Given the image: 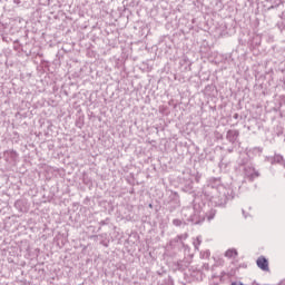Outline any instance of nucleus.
I'll return each mask as SVG.
<instances>
[{"label":"nucleus","instance_id":"1","mask_svg":"<svg viewBox=\"0 0 285 285\" xmlns=\"http://www.w3.org/2000/svg\"><path fill=\"white\" fill-rule=\"evenodd\" d=\"M203 195L205 199L210 202L212 206L218 208H225L226 204L235 198V191L224 186L222 180L217 178L209 180L208 184L204 186Z\"/></svg>","mask_w":285,"mask_h":285},{"label":"nucleus","instance_id":"2","mask_svg":"<svg viewBox=\"0 0 285 285\" xmlns=\"http://www.w3.org/2000/svg\"><path fill=\"white\" fill-rule=\"evenodd\" d=\"M181 215L186 222H190L191 224H202V222H204L202 212H197L195 207H184Z\"/></svg>","mask_w":285,"mask_h":285},{"label":"nucleus","instance_id":"3","mask_svg":"<svg viewBox=\"0 0 285 285\" xmlns=\"http://www.w3.org/2000/svg\"><path fill=\"white\" fill-rule=\"evenodd\" d=\"M244 175L245 179H248V181H255V179L259 177V171L255 169V167L247 165L244 167Z\"/></svg>","mask_w":285,"mask_h":285},{"label":"nucleus","instance_id":"4","mask_svg":"<svg viewBox=\"0 0 285 285\" xmlns=\"http://www.w3.org/2000/svg\"><path fill=\"white\" fill-rule=\"evenodd\" d=\"M256 266L261 268V271H264L265 273H268L271 271V267H268V259L264 256H259L256 261Z\"/></svg>","mask_w":285,"mask_h":285},{"label":"nucleus","instance_id":"5","mask_svg":"<svg viewBox=\"0 0 285 285\" xmlns=\"http://www.w3.org/2000/svg\"><path fill=\"white\" fill-rule=\"evenodd\" d=\"M226 139H227V141H229V144H235V141H237V139H239V130L229 129L227 131Z\"/></svg>","mask_w":285,"mask_h":285},{"label":"nucleus","instance_id":"6","mask_svg":"<svg viewBox=\"0 0 285 285\" xmlns=\"http://www.w3.org/2000/svg\"><path fill=\"white\" fill-rule=\"evenodd\" d=\"M189 265H190V263H188L186 261H179L177 263H174L173 268H174V271L184 272V271H186V268H188Z\"/></svg>","mask_w":285,"mask_h":285},{"label":"nucleus","instance_id":"7","mask_svg":"<svg viewBox=\"0 0 285 285\" xmlns=\"http://www.w3.org/2000/svg\"><path fill=\"white\" fill-rule=\"evenodd\" d=\"M176 208H179V196H174V200L169 203L170 213H173Z\"/></svg>","mask_w":285,"mask_h":285},{"label":"nucleus","instance_id":"8","mask_svg":"<svg viewBox=\"0 0 285 285\" xmlns=\"http://www.w3.org/2000/svg\"><path fill=\"white\" fill-rule=\"evenodd\" d=\"M272 164H281V166H283L285 168V159L284 156L282 155H275L273 157Z\"/></svg>","mask_w":285,"mask_h":285},{"label":"nucleus","instance_id":"9","mask_svg":"<svg viewBox=\"0 0 285 285\" xmlns=\"http://www.w3.org/2000/svg\"><path fill=\"white\" fill-rule=\"evenodd\" d=\"M215 215H217V210L215 209H210L206 215L200 214V217H204V219H208V222H210L212 219H215Z\"/></svg>","mask_w":285,"mask_h":285},{"label":"nucleus","instance_id":"10","mask_svg":"<svg viewBox=\"0 0 285 285\" xmlns=\"http://www.w3.org/2000/svg\"><path fill=\"white\" fill-rule=\"evenodd\" d=\"M237 249H227L225 252V257H228V259H232V257H237Z\"/></svg>","mask_w":285,"mask_h":285},{"label":"nucleus","instance_id":"11","mask_svg":"<svg viewBox=\"0 0 285 285\" xmlns=\"http://www.w3.org/2000/svg\"><path fill=\"white\" fill-rule=\"evenodd\" d=\"M194 246L196 250H199V246H202V236H198L196 240L194 242Z\"/></svg>","mask_w":285,"mask_h":285},{"label":"nucleus","instance_id":"12","mask_svg":"<svg viewBox=\"0 0 285 285\" xmlns=\"http://www.w3.org/2000/svg\"><path fill=\"white\" fill-rule=\"evenodd\" d=\"M21 206H23V202L22 200H17L14 203V207L18 208V210H20V213H23V208Z\"/></svg>","mask_w":285,"mask_h":285},{"label":"nucleus","instance_id":"13","mask_svg":"<svg viewBox=\"0 0 285 285\" xmlns=\"http://www.w3.org/2000/svg\"><path fill=\"white\" fill-rule=\"evenodd\" d=\"M165 285H175V281H173V277L168 276V277L165 279Z\"/></svg>","mask_w":285,"mask_h":285},{"label":"nucleus","instance_id":"14","mask_svg":"<svg viewBox=\"0 0 285 285\" xmlns=\"http://www.w3.org/2000/svg\"><path fill=\"white\" fill-rule=\"evenodd\" d=\"M173 224H174L175 226H181V224H184V222H183L181 219H179V218H175V219L173 220Z\"/></svg>","mask_w":285,"mask_h":285},{"label":"nucleus","instance_id":"15","mask_svg":"<svg viewBox=\"0 0 285 285\" xmlns=\"http://www.w3.org/2000/svg\"><path fill=\"white\" fill-rule=\"evenodd\" d=\"M178 239H179L180 242H184V239H188V234L178 235Z\"/></svg>","mask_w":285,"mask_h":285},{"label":"nucleus","instance_id":"16","mask_svg":"<svg viewBox=\"0 0 285 285\" xmlns=\"http://www.w3.org/2000/svg\"><path fill=\"white\" fill-rule=\"evenodd\" d=\"M262 151H263L262 147H255L253 149V153H256L257 155H262Z\"/></svg>","mask_w":285,"mask_h":285},{"label":"nucleus","instance_id":"17","mask_svg":"<svg viewBox=\"0 0 285 285\" xmlns=\"http://www.w3.org/2000/svg\"><path fill=\"white\" fill-rule=\"evenodd\" d=\"M110 219L109 218H107V219H105V220H100L99 222V225L100 226H108V222H109Z\"/></svg>","mask_w":285,"mask_h":285},{"label":"nucleus","instance_id":"18","mask_svg":"<svg viewBox=\"0 0 285 285\" xmlns=\"http://www.w3.org/2000/svg\"><path fill=\"white\" fill-rule=\"evenodd\" d=\"M181 243L180 238H178V236H176L173 240L171 244H177V243Z\"/></svg>","mask_w":285,"mask_h":285},{"label":"nucleus","instance_id":"19","mask_svg":"<svg viewBox=\"0 0 285 285\" xmlns=\"http://www.w3.org/2000/svg\"><path fill=\"white\" fill-rule=\"evenodd\" d=\"M11 157H17V153L14 150H11Z\"/></svg>","mask_w":285,"mask_h":285},{"label":"nucleus","instance_id":"20","mask_svg":"<svg viewBox=\"0 0 285 285\" xmlns=\"http://www.w3.org/2000/svg\"><path fill=\"white\" fill-rule=\"evenodd\" d=\"M234 119H239V114H234Z\"/></svg>","mask_w":285,"mask_h":285},{"label":"nucleus","instance_id":"21","mask_svg":"<svg viewBox=\"0 0 285 285\" xmlns=\"http://www.w3.org/2000/svg\"><path fill=\"white\" fill-rule=\"evenodd\" d=\"M279 285H285V279L281 281Z\"/></svg>","mask_w":285,"mask_h":285},{"label":"nucleus","instance_id":"22","mask_svg":"<svg viewBox=\"0 0 285 285\" xmlns=\"http://www.w3.org/2000/svg\"><path fill=\"white\" fill-rule=\"evenodd\" d=\"M273 8H275V7L272 6V7L269 8V10H273Z\"/></svg>","mask_w":285,"mask_h":285},{"label":"nucleus","instance_id":"23","mask_svg":"<svg viewBox=\"0 0 285 285\" xmlns=\"http://www.w3.org/2000/svg\"><path fill=\"white\" fill-rule=\"evenodd\" d=\"M207 255H210V252H207Z\"/></svg>","mask_w":285,"mask_h":285}]
</instances>
